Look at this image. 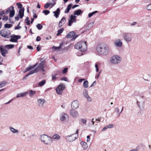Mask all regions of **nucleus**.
Here are the masks:
<instances>
[{
	"mask_svg": "<svg viewBox=\"0 0 151 151\" xmlns=\"http://www.w3.org/2000/svg\"><path fill=\"white\" fill-rule=\"evenodd\" d=\"M45 61H41V63H40L37 67L35 68L34 70H32L29 72L23 78L24 80L29 75L33 74L37 72L39 70H40L44 67V63Z\"/></svg>",
	"mask_w": 151,
	"mask_h": 151,
	"instance_id": "2",
	"label": "nucleus"
},
{
	"mask_svg": "<svg viewBox=\"0 0 151 151\" xmlns=\"http://www.w3.org/2000/svg\"><path fill=\"white\" fill-rule=\"evenodd\" d=\"M115 111L118 113L119 114V109L118 108H116L115 109Z\"/></svg>",
	"mask_w": 151,
	"mask_h": 151,
	"instance_id": "58",
	"label": "nucleus"
},
{
	"mask_svg": "<svg viewBox=\"0 0 151 151\" xmlns=\"http://www.w3.org/2000/svg\"><path fill=\"white\" fill-rule=\"evenodd\" d=\"M78 6H79V5H74L73 6H72L71 7H72V9H74L75 8H76V7H78Z\"/></svg>",
	"mask_w": 151,
	"mask_h": 151,
	"instance_id": "63",
	"label": "nucleus"
},
{
	"mask_svg": "<svg viewBox=\"0 0 151 151\" xmlns=\"http://www.w3.org/2000/svg\"><path fill=\"white\" fill-rule=\"evenodd\" d=\"M10 31L9 30L2 29L0 31V34L3 37L8 38L10 35Z\"/></svg>",
	"mask_w": 151,
	"mask_h": 151,
	"instance_id": "7",
	"label": "nucleus"
},
{
	"mask_svg": "<svg viewBox=\"0 0 151 151\" xmlns=\"http://www.w3.org/2000/svg\"><path fill=\"white\" fill-rule=\"evenodd\" d=\"M5 14V12L4 11H2L1 12H0V16H2L3 14Z\"/></svg>",
	"mask_w": 151,
	"mask_h": 151,
	"instance_id": "61",
	"label": "nucleus"
},
{
	"mask_svg": "<svg viewBox=\"0 0 151 151\" xmlns=\"http://www.w3.org/2000/svg\"><path fill=\"white\" fill-rule=\"evenodd\" d=\"M79 103L78 101L77 100L73 101L72 103L71 106L72 109H77L79 106Z\"/></svg>",
	"mask_w": 151,
	"mask_h": 151,
	"instance_id": "14",
	"label": "nucleus"
},
{
	"mask_svg": "<svg viewBox=\"0 0 151 151\" xmlns=\"http://www.w3.org/2000/svg\"><path fill=\"white\" fill-rule=\"evenodd\" d=\"M60 80L61 81H68V79L66 77H65L61 78Z\"/></svg>",
	"mask_w": 151,
	"mask_h": 151,
	"instance_id": "52",
	"label": "nucleus"
},
{
	"mask_svg": "<svg viewBox=\"0 0 151 151\" xmlns=\"http://www.w3.org/2000/svg\"><path fill=\"white\" fill-rule=\"evenodd\" d=\"M66 22V18L64 17L59 22L58 26L59 28H60Z\"/></svg>",
	"mask_w": 151,
	"mask_h": 151,
	"instance_id": "18",
	"label": "nucleus"
},
{
	"mask_svg": "<svg viewBox=\"0 0 151 151\" xmlns=\"http://www.w3.org/2000/svg\"><path fill=\"white\" fill-rule=\"evenodd\" d=\"M101 70H100V71L99 72V73L98 74V75H96L95 77V78L96 79H98L99 78V76H100V73H101Z\"/></svg>",
	"mask_w": 151,
	"mask_h": 151,
	"instance_id": "54",
	"label": "nucleus"
},
{
	"mask_svg": "<svg viewBox=\"0 0 151 151\" xmlns=\"http://www.w3.org/2000/svg\"><path fill=\"white\" fill-rule=\"evenodd\" d=\"M14 45L10 44L5 45L4 46V47L6 48L7 50L12 49L14 48Z\"/></svg>",
	"mask_w": 151,
	"mask_h": 151,
	"instance_id": "28",
	"label": "nucleus"
},
{
	"mask_svg": "<svg viewBox=\"0 0 151 151\" xmlns=\"http://www.w3.org/2000/svg\"><path fill=\"white\" fill-rule=\"evenodd\" d=\"M9 128L10 130L13 133H18L19 132L17 130L15 129L12 127H10Z\"/></svg>",
	"mask_w": 151,
	"mask_h": 151,
	"instance_id": "31",
	"label": "nucleus"
},
{
	"mask_svg": "<svg viewBox=\"0 0 151 151\" xmlns=\"http://www.w3.org/2000/svg\"><path fill=\"white\" fill-rule=\"evenodd\" d=\"M121 61V58L117 55H115L112 57L111 60V63L114 64L119 63Z\"/></svg>",
	"mask_w": 151,
	"mask_h": 151,
	"instance_id": "8",
	"label": "nucleus"
},
{
	"mask_svg": "<svg viewBox=\"0 0 151 151\" xmlns=\"http://www.w3.org/2000/svg\"><path fill=\"white\" fill-rule=\"evenodd\" d=\"M63 45L62 44L60 43L58 47L53 46L52 47V49L55 50H59L61 48Z\"/></svg>",
	"mask_w": 151,
	"mask_h": 151,
	"instance_id": "29",
	"label": "nucleus"
},
{
	"mask_svg": "<svg viewBox=\"0 0 151 151\" xmlns=\"http://www.w3.org/2000/svg\"><path fill=\"white\" fill-rule=\"evenodd\" d=\"M146 8L148 10L151 11V3L148 5Z\"/></svg>",
	"mask_w": 151,
	"mask_h": 151,
	"instance_id": "46",
	"label": "nucleus"
},
{
	"mask_svg": "<svg viewBox=\"0 0 151 151\" xmlns=\"http://www.w3.org/2000/svg\"><path fill=\"white\" fill-rule=\"evenodd\" d=\"M87 139L86 141L87 142H89L90 140V136L88 135L87 137Z\"/></svg>",
	"mask_w": 151,
	"mask_h": 151,
	"instance_id": "59",
	"label": "nucleus"
},
{
	"mask_svg": "<svg viewBox=\"0 0 151 151\" xmlns=\"http://www.w3.org/2000/svg\"><path fill=\"white\" fill-rule=\"evenodd\" d=\"M75 109H72L70 111V114L73 117H76L78 115V112Z\"/></svg>",
	"mask_w": 151,
	"mask_h": 151,
	"instance_id": "17",
	"label": "nucleus"
},
{
	"mask_svg": "<svg viewBox=\"0 0 151 151\" xmlns=\"http://www.w3.org/2000/svg\"><path fill=\"white\" fill-rule=\"evenodd\" d=\"M114 44L116 47H120L122 46V43L121 40L119 39L114 42Z\"/></svg>",
	"mask_w": 151,
	"mask_h": 151,
	"instance_id": "19",
	"label": "nucleus"
},
{
	"mask_svg": "<svg viewBox=\"0 0 151 151\" xmlns=\"http://www.w3.org/2000/svg\"><path fill=\"white\" fill-rule=\"evenodd\" d=\"M64 30V29L63 28H62L58 30V31L57 35L59 36L61 33H62L63 32Z\"/></svg>",
	"mask_w": 151,
	"mask_h": 151,
	"instance_id": "33",
	"label": "nucleus"
},
{
	"mask_svg": "<svg viewBox=\"0 0 151 151\" xmlns=\"http://www.w3.org/2000/svg\"><path fill=\"white\" fill-rule=\"evenodd\" d=\"M20 24V22H19L17 25V26L15 27L14 29L15 30L18 29L20 28H21V27L19 26V25Z\"/></svg>",
	"mask_w": 151,
	"mask_h": 151,
	"instance_id": "49",
	"label": "nucleus"
},
{
	"mask_svg": "<svg viewBox=\"0 0 151 151\" xmlns=\"http://www.w3.org/2000/svg\"><path fill=\"white\" fill-rule=\"evenodd\" d=\"M83 94L85 97L87 98L88 101H91V98L88 96V91L86 89H85L83 90Z\"/></svg>",
	"mask_w": 151,
	"mask_h": 151,
	"instance_id": "16",
	"label": "nucleus"
},
{
	"mask_svg": "<svg viewBox=\"0 0 151 151\" xmlns=\"http://www.w3.org/2000/svg\"><path fill=\"white\" fill-rule=\"evenodd\" d=\"M98 12L97 11H94L91 13H89L88 14V17L90 18L91 17L93 14L97 13Z\"/></svg>",
	"mask_w": 151,
	"mask_h": 151,
	"instance_id": "39",
	"label": "nucleus"
},
{
	"mask_svg": "<svg viewBox=\"0 0 151 151\" xmlns=\"http://www.w3.org/2000/svg\"><path fill=\"white\" fill-rule=\"evenodd\" d=\"M12 26V24H6L4 25V28H10Z\"/></svg>",
	"mask_w": 151,
	"mask_h": 151,
	"instance_id": "38",
	"label": "nucleus"
},
{
	"mask_svg": "<svg viewBox=\"0 0 151 151\" xmlns=\"http://www.w3.org/2000/svg\"><path fill=\"white\" fill-rule=\"evenodd\" d=\"M76 17L73 14H72L70 16V19L68 20V25L70 26L72 25V24L73 22H76Z\"/></svg>",
	"mask_w": 151,
	"mask_h": 151,
	"instance_id": "10",
	"label": "nucleus"
},
{
	"mask_svg": "<svg viewBox=\"0 0 151 151\" xmlns=\"http://www.w3.org/2000/svg\"><path fill=\"white\" fill-rule=\"evenodd\" d=\"M46 82V81L45 80H42L39 83V85L40 86H42Z\"/></svg>",
	"mask_w": 151,
	"mask_h": 151,
	"instance_id": "40",
	"label": "nucleus"
},
{
	"mask_svg": "<svg viewBox=\"0 0 151 151\" xmlns=\"http://www.w3.org/2000/svg\"><path fill=\"white\" fill-rule=\"evenodd\" d=\"M42 13H44L45 15H47L50 13V12L48 10H45L43 11Z\"/></svg>",
	"mask_w": 151,
	"mask_h": 151,
	"instance_id": "43",
	"label": "nucleus"
},
{
	"mask_svg": "<svg viewBox=\"0 0 151 151\" xmlns=\"http://www.w3.org/2000/svg\"><path fill=\"white\" fill-rule=\"evenodd\" d=\"M8 17L7 16H4L2 18V19L4 21H7L8 20Z\"/></svg>",
	"mask_w": 151,
	"mask_h": 151,
	"instance_id": "51",
	"label": "nucleus"
},
{
	"mask_svg": "<svg viewBox=\"0 0 151 151\" xmlns=\"http://www.w3.org/2000/svg\"><path fill=\"white\" fill-rule=\"evenodd\" d=\"M95 67L96 68V72H98L99 71V67L98 64L96 63L95 64Z\"/></svg>",
	"mask_w": 151,
	"mask_h": 151,
	"instance_id": "48",
	"label": "nucleus"
},
{
	"mask_svg": "<svg viewBox=\"0 0 151 151\" xmlns=\"http://www.w3.org/2000/svg\"><path fill=\"white\" fill-rule=\"evenodd\" d=\"M78 35H75V32L74 31L69 32L67 35L66 37L68 38H70L73 37V39L75 40L78 37Z\"/></svg>",
	"mask_w": 151,
	"mask_h": 151,
	"instance_id": "13",
	"label": "nucleus"
},
{
	"mask_svg": "<svg viewBox=\"0 0 151 151\" xmlns=\"http://www.w3.org/2000/svg\"><path fill=\"white\" fill-rule=\"evenodd\" d=\"M40 139L41 141L46 145L51 144L52 142V138L46 134H43L40 136Z\"/></svg>",
	"mask_w": 151,
	"mask_h": 151,
	"instance_id": "4",
	"label": "nucleus"
},
{
	"mask_svg": "<svg viewBox=\"0 0 151 151\" xmlns=\"http://www.w3.org/2000/svg\"><path fill=\"white\" fill-rule=\"evenodd\" d=\"M36 93V91L32 90H30L29 92L30 96L31 97L33 96Z\"/></svg>",
	"mask_w": 151,
	"mask_h": 151,
	"instance_id": "35",
	"label": "nucleus"
},
{
	"mask_svg": "<svg viewBox=\"0 0 151 151\" xmlns=\"http://www.w3.org/2000/svg\"><path fill=\"white\" fill-rule=\"evenodd\" d=\"M83 13V12L80 9H78L76 11L74 12V15H76L77 16H79L80 15H81V14Z\"/></svg>",
	"mask_w": 151,
	"mask_h": 151,
	"instance_id": "24",
	"label": "nucleus"
},
{
	"mask_svg": "<svg viewBox=\"0 0 151 151\" xmlns=\"http://www.w3.org/2000/svg\"><path fill=\"white\" fill-rule=\"evenodd\" d=\"M57 75V74H56L55 75H54L53 74L52 75V80H55L57 78L56 77V76Z\"/></svg>",
	"mask_w": 151,
	"mask_h": 151,
	"instance_id": "55",
	"label": "nucleus"
},
{
	"mask_svg": "<svg viewBox=\"0 0 151 151\" xmlns=\"http://www.w3.org/2000/svg\"><path fill=\"white\" fill-rule=\"evenodd\" d=\"M122 37L125 41L128 42L132 41V35L130 33L124 32L123 34Z\"/></svg>",
	"mask_w": 151,
	"mask_h": 151,
	"instance_id": "5",
	"label": "nucleus"
},
{
	"mask_svg": "<svg viewBox=\"0 0 151 151\" xmlns=\"http://www.w3.org/2000/svg\"><path fill=\"white\" fill-rule=\"evenodd\" d=\"M13 9H14V7L13 6H12L10 7H9L6 10L5 12V13L6 14H8L9 13H10L12 11V10H13Z\"/></svg>",
	"mask_w": 151,
	"mask_h": 151,
	"instance_id": "26",
	"label": "nucleus"
},
{
	"mask_svg": "<svg viewBox=\"0 0 151 151\" xmlns=\"http://www.w3.org/2000/svg\"><path fill=\"white\" fill-rule=\"evenodd\" d=\"M53 2V4H52L51 3H50L49 2H47L46 4L44 6V8L45 9H47L49 7H50V5H52V6L51 7V8L52 7L54 6L56 4V2L55 1H54V0H52Z\"/></svg>",
	"mask_w": 151,
	"mask_h": 151,
	"instance_id": "20",
	"label": "nucleus"
},
{
	"mask_svg": "<svg viewBox=\"0 0 151 151\" xmlns=\"http://www.w3.org/2000/svg\"><path fill=\"white\" fill-rule=\"evenodd\" d=\"M28 93V92H25L18 94L17 95V97L19 98L20 97H23L25 96Z\"/></svg>",
	"mask_w": 151,
	"mask_h": 151,
	"instance_id": "27",
	"label": "nucleus"
},
{
	"mask_svg": "<svg viewBox=\"0 0 151 151\" xmlns=\"http://www.w3.org/2000/svg\"><path fill=\"white\" fill-rule=\"evenodd\" d=\"M15 14V12L14 9H13L12 11L9 13V17L12 18L13 17L14 15Z\"/></svg>",
	"mask_w": 151,
	"mask_h": 151,
	"instance_id": "37",
	"label": "nucleus"
},
{
	"mask_svg": "<svg viewBox=\"0 0 151 151\" xmlns=\"http://www.w3.org/2000/svg\"><path fill=\"white\" fill-rule=\"evenodd\" d=\"M139 147H137L135 149H133L129 151H138L139 150Z\"/></svg>",
	"mask_w": 151,
	"mask_h": 151,
	"instance_id": "50",
	"label": "nucleus"
},
{
	"mask_svg": "<svg viewBox=\"0 0 151 151\" xmlns=\"http://www.w3.org/2000/svg\"><path fill=\"white\" fill-rule=\"evenodd\" d=\"M11 38L10 40V41L12 42H16L17 40L21 38V36L19 35H12L11 36Z\"/></svg>",
	"mask_w": 151,
	"mask_h": 151,
	"instance_id": "11",
	"label": "nucleus"
},
{
	"mask_svg": "<svg viewBox=\"0 0 151 151\" xmlns=\"http://www.w3.org/2000/svg\"><path fill=\"white\" fill-rule=\"evenodd\" d=\"M94 23L93 22H91L89 23L87 25V27L89 29L91 28L94 25Z\"/></svg>",
	"mask_w": 151,
	"mask_h": 151,
	"instance_id": "42",
	"label": "nucleus"
},
{
	"mask_svg": "<svg viewBox=\"0 0 151 151\" xmlns=\"http://www.w3.org/2000/svg\"><path fill=\"white\" fill-rule=\"evenodd\" d=\"M53 13L54 14V16L56 18H58L60 13V8H58L56 11L53 12Z\"/></svg>",
	"mask_w": 151,
	"mask_h": 151,
	"instance_id": "23",
	"label": "nucleus"
},
{
	"mask_svg": "<svg viewBox=\"0 0 151 151\" xmlns=\"http://www.w3.org/2000/svg\"><path fill=\"white\" fill-rule=\"evenodd\" d=\"M41 38L40 36H37V37L36 40L37 42H39L41 40Z\"/></svg>",
	"mask_w": 151,
	"mask_h": 151,
	"instance_id": "57",
	"label": "nucleus"
},
{
	"mask_svg": "<svg viewBox=\"0 0 151 151\" xmlns=\"http://www.w3.org/2000/svg\"><path fill=\"white\" fill-rule=\"evenodd\" d=\"M41 48H40L39 46H37V51H39L41 50Z\"/></svg>",
	"mask_w": 151,
	"mask_h": 151,
	"instance_id": "62",
	"label": "nucleus"
},
{
	"mask_svg": "<svg viewBox=\"0 0 151 151\" xmlns=\"http://www.w3.org/2000/svg\"><path fill=\"white\" fill-rule=\"evenodd\" d=\"M6 82L4 81H2L0 83V88H1L5 85Z\"/></svg>",
	"mask_w": 151,
	"mask_h": 151,
	"instance_id": "44",
	"label": "nucleus"
},
{
	"mask_svg": "<svg viewBox=\"0 0 151 151\" xmlns=\"http://www.w3.org/2000/svg\"><path fill=\"white\" fill-rule=\"evenodd\" d=\"M85 80V79H78V82L79 83H81V82H82L83 81H84Z\"/></svg>",
	"mask_w": 151,
	"mask_h": 151,
	"instance_id": "60",
	"label": "nucleus"
},
{
	"mask_svg": "<svg viewBox=\"0 0 151 151\" xmlns=\"http://www.w3.org/2000/svg\"><path fill=\"white\" fill-rule=\"evenodd\" d=\"M75 48L76 49H80L81 52H84L87 49V45L86 42L81 41L78 42L75 45Z\"/></svg>",
	"mask_w": 151,
	"mask_h": 151,
	"instance_id": "3",
	"label": "nucleus"
},
{
	"mask_svg": "<svg viewBox=\"0 0 151 151\" xmlns=\"http://www.w3.org/2000/svg\"><path fill=\"white\" fill-rule=\"evenodd\" d=\"M81 122L84 124H85L86 122V120H85L84 119H82L81 120Z\"/></svg>",
	"mask_w": 151,
	"mask_h": 151,
	"instance_id": "56",
	"label": "nucleus"
},
{
	"mask_svg": "<svg viewBox=\"0 0 151 151\" xmlns=\"http://www.w3.org/2000/svg\"><path fill=\"white\" fill-rule=\"evenodd\" d=\"M107 129H108V127H107V126H106L104 127L103 128V129H102V131H104L105 130H106Z\"/></svg>",
	"mask_w": 151,
	"mask_h": 151,
	"instance_id": "64",
	"label": "nucleus"
},
{
	"mask_svg": "<svg viewBox=\"0 0 151 151\" xmlns=\"http://www.w3.org/2000/svg\"><path fill=\"white\" fill-rule=\"evenodd\" d=\"M0 51L2 56H5V55L7 53V50L3 46H0Z\"/></svg>",
	"mask_w": 151,
	"mask_h": 151,
	"instance_id": "15",
	"label": "nucleus"
},
{
	"mask_svg": "<svg viewBox=\"0 0 151 151\" xmlns=\"http://www.w3.org/2000/svg\"><path fill=\"white\" fill-rule=\"evenodd\" d=\"M24 7H22V8L19 9L18 15L15 17V19L16 20H19V18L22 19L23 18L24 16Z\"/></svg>",
	"mask_w": 151,
	"mask_h": 151,
	"instance_id": "9",
	"label": "nucleus"
},
{
	"mask_svg": "<svg viewBox=\"0 0 151 151\" xmlns=\"http://www.w3.org/2000/svg\"><path fill=\"white\" fill-rule=\"evenodd\" d=\"M35 68V67H34V65L31 66V65H29V67H27L25 68V70L24 71V72H27L28 71H29V70L32 69H33V68Z\"/></svg>",
	"mask_w": 151,
	"mask_h": 151,
	"instance_id": "32",
	"label": "nucleus"
},
{
	"mask_svg": "<svg viewBox=\"0 0 151 151\" xmlns=\"http://www.w3.org/2000/svg\"><path fill=\"white\" fill-rule=\"evenodd\" d=\"M81 145L82 147L84 149H86L88 147L87 144L86 142L82 141L81 142Z\"/></svg>",
	"mask_w": 151,
	"mask_h": 151,
	"instance_id": "30",
	"label": "nucleus"
},
{
	"mask_svg": "<svg viewBox=\"0 0 151 151\" xmlns=\"http://www.w3.org/2000/svg\"><path fill=\"white\" fill-rule=\"evenodd\" d=\"M68 119V115L65 113H63L62 114L61 117L60 118V119L62 121L65 120H67Z\"/></svg>",
	"mask_w": 151,
	"mask_h": 151,
	"instance_id": "21",
	"label": "nucleus"
},
{
	"mask_svg": "<svg viewBox=\"0 0 151 151\" xmlns=\"http://www.w3.org/2000/svg\"><path fill=\"white\" fill-rule=\"evenodd\" d=\"M74 134L71 135L70 136H67L65 137V138L66 140L70 142L73 141L76 139L78 137V135L77 134V137H74Z\"/></svg>",
	"mask_w": 151,
	"mask_h": 151,
	"instance_id": "12",
	"label": "nucleus"
},
{
	"mask_svg": "<svg viewBox=\"0 0 151 151\" xmlns=\"http://www.w3.org/2000/svg\"><path fill=\"white\" fill-rule=\"evenodd\" d=\"M17 6L18 8L19 9H21L22 8V5L20 3H17Z\"/></svg>",
	"mask_w": 151,
	"mask_h": 151,
	"instance_id": "45",
	"label": "nucleus"
},
{
	"mask_svg": "<svg viewBox=\"0 0 151 151\" xmlns=\"http://www.w3.org/2000/svg\"><path fill=\"white\" fill-rule=\"evenodd\" d=\"M108 128H111L113 127L114 125L113 124H110L106 126Z\"/></svg>",
	"mask_w": 151,
	"mask_h": 151,
	"instance_id": "53",
	"label": "nucleus"
},
{
	"mask_svg": "<svg viewBox=\"0 0 151 151\" xmlns=\"http://www.w3.org/2000/svg\"><path fill=\"white\" fill-rule=\"evenodd\" d=\"M60 136L59 134H56L53 136L52 139V138L54 139H58L60 138Z\"/></svg>",
	"mask_w": 151,
	"mask_h": 151,
	"instance_id": "34",
	"label": "nucleus"
},
{
	"mask_svg": "<svg viewBox=\"0 0 151 151\" xmlns=\"http://www.w3.org/2000/svg\"><path fill=\"white\" fill-rule=\"evenodd\" d=\"M36 27L38 29L40 30L42 29L43 26L41 24H38L36 25Z\"/></svg>",
	"mask_w": 151,
	"mask_h": 151,
	"instance_id": "41",
	"label": "nucleus"
},
{
	"mask_svg": "<svg viewBox=\"0 0 151 151\" xmlns=\"http://www.w3.org/2000/svg\"><path fill=\"white\" fill-rule=\"evenodd\" d=\"M109 48L108 45L105 43H101L97 46L96 51L100 54L105 55H107L109 52Z\"/></svg>",
	"mask_w": 151,
	"mask_h": 151,
	"instance_id": "1",
	"label": "nucleus"
},
{
	"mask_svg": "<svg viewBox=\"0 0 151 151\" xmlns=\"http://www.w3.org/2000/svg\"><path fill=\"white\" fill-rule=\"evenodd\" d=\"M68 68H65L62 70V73L63 74L65 73L67 71Z\"/></svg>",
	"mask_w": 151,
	"mask_h": 151,
	"instance_id": "47",
	"label": "nucleus"
},
{
	"mask_svg": "<svg viewBox=\"0 0 151 151\" xmlns=\"http://www.w3.org/2000/svg\"><path fill=\"white\" fill-rule=\"evenodd\" d=\"M65 88L64 84L63 83H60L58 86L56 88V91L57 93L59 95L61 94Z\"/></svg>",
	"mask_w": 151,
	"mask_h": 151,
	"instance_id": "6",
	"label": "nucleus"
},
{
	"mask_svg": "<svg viewBox=\"0 0 151 151\" xmlns=\"http://www.w3.org/2000/svg\"><path fill=\"white\" fill-rule=\"evenodd\" d=\"M73 5L72 4H69L67 6V8L65 9L64 12L65 13H68L69 12Z\"/></svg>",
	"mask_w": 151,
	"mask_h": 151,
	"instance_id": "25",
	"label": "nucleus"
},
{
	"mask_svg": "<svg viewBox=\"0 0 151 151\" xmlns=\"http://www.w3.org/2000/svg\"><path fill=\"white\" fill-rule=\"evenodd\" d=\"M88 82L86 80L83 82V86L84 88H87L88 87Z\"/></svg>",
	"mask_w": 151,
	"mask_h": 151,
	"instance_id": "36",
	"label": "nucleus"
},
{
	"mask_svg": "<svg viewBox=\"0 0 151 151\" xmlns=\"http://www.w3.org/2000/svg\"><path fill=\"white\" fill-rule=\"evenodd\" d=\"M45 100L42 99H40L37 100L38 105L40 107H42L43 104L45 103Z\"/></svg>",
	"mask_w": 151,
	"mask_h": 151,
	"instance_id": "22",
	"label": "nucleus"
}]
</instances>
